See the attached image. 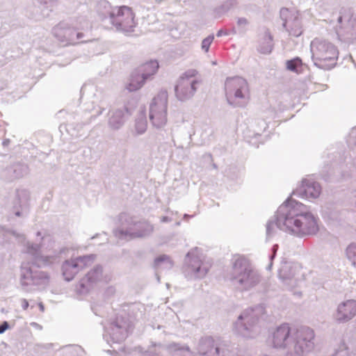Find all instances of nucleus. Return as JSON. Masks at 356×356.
Masks as SVG:
<instances>
[{"label": "nucleus", "mask_w": 356, "mask_h": 356, "mask_svg": "<svg viewBox=\"0 0 356 356\" xmlns=\"http://www.w3.org/2000/svg\"><path fill=\"white\" fill-rule=\"evenodd\" d=\"M348 32L352 37H356V17L353 15L348 21Z\"/></svg>", "instance_id": "16"}, {"label": "nucleus", "mask_w": 356, "mask_h": 356, "mask_svg": "<svg viewBox=\"0 0 356 356\" xmlns=\"http://www.w3.org/2000/svg\"><path fill=\"white\" fill-rule=\"evenodd\" d=\"M237 24L239 26H245L248 24V21L245 18H239L237 21Z\"/></svg>", "instance_id": "23"}, {"label": "nucleus", "mask_w": 356, "mask_h": 356, "mask_svg": "<svg viewBox=\"0 0 356 356\" xmlns=\"http://www.w3.org/2000/svg\"><path fill=\"white\" fill-rule=\"evenodd\" d=\"M100 271L98 268L90 270L82 280V286L95 283L99 280Z\"/></svg>", "instance_id": "13"}, {"label": "nucleus", "mask_w": 356, "mask_h": 356, "mask_svg": "<svg viewBox=\"0 0 356 356\" xmlns=\"http://www.w3.org/2000/svg\"><path fill=\"white\" fill-rule=\"evenodd\" d=\"M338 21L339 23H341L342 22V17H339V19H338Z\"/></svg>", "instance_id": "28"}, {"label": "nucleus", "mask_w": 356, "mask_h": 356, "mask_svg": "<svg viewBox=\"0 0 356 356\" xmlns=\"http://www.w3.org/2000/svg\"><path fill=\"white\" fill-rule=\"evenodd\" d=\"M300 191L305 198H316L321 193V186L316 182L305 179L302 182Z\"/></svg>", "instance_id": "12"}, {"label": "nucleus", "mask_w": 356, "mask_h": 356, "mask_svg": "<svg viewBox=\"0 0 356 356\" xmlns=\"http://www.w3.org/2000/svg\"><path fill=\"white\" fill-rule=\"evenodd\" d=\"M232 275V278L245 290L254 286L260 282L259 275L253 270L249 261L242 257L236 259Z\"/></svg>", "instance_id": "4"}, {"label": "nucleus", "mask_w": 356, "mask_h": 356, "mask_svg": "<svg viewBox=\"0 0 356 356\" xmlns=\"http://www.w3.org/2000/svg\"><path fill=\"white\" fill-rule=\"evenodd\" d=\"M225 89L229 102L235 104L237 99H243L248 91L247 81L241 77L229 78L225 82Z\"/></svg>", "instance_id": "8"}, {"label": "nucleus", "mask_w": 356, "mask_h": 356, "mask_svg": "<svg viewBox=\"0 0 356 356\" xmlns=\"http://www.w3.org/2000/svg\"><path fill=\"white\" fill-rule=\"evenodd\" d=\"M213 39H214V37L213 35H209L202 40V48L206 52H207L209 51L210 45L213 42Z\"/></svg>", "instance_id": "20"}, {"label": "nucleus", "mask_w": 356, "mask_h": 356, "mask_svg": "<svg viewBox=\"0 0 356 356\" xmlns=\"http://www.w3.org/2000/svg\"><path fill=\"white\" fill-rule=\"evenodd\" d=\"M168 93L161 91L154 97L150 106L149 118L156 127H161L167 121Z\"/></svg>", "instance_id": "7"}, {"label": "nucleus", "mask_w": 356, "mask_h": 356, "mask_svg": "<svg viewBox=\"0 0 356 356\" xmlns=\"http://www.w3.org/2000/svg\"><path fill=\"white\" fill-rule=\"evenodd\" d=\"M216 353H217V354H218V353H219V348H216Z\"/></svg>", "instance_id": "30"}, {"label": "nucleus", "mask_w": 356, "mask_h": 356, "mask_svg": "<svg viewBox=\"0 0 356 356\" xmlns=\"http://www.w3.org/2000/svg\"><path fill=\"white\" fill-rule=\"evenodd\" d=\"M298 337L304 341H311L314 337V331L309 327H302L298 330Z\"/></svg>", "instance_id": "14"}, {"label": "nucleus", "mask_w": 356, "mask_h": 356, "mask_svg": "<svg viewBox=\"0 0 356 356\" xmlns=\"http://www.w3.org/2000/svg\"><path fill=\"white\" fill-rule=\"evenodd\" d=\"M136 129L138 134H143L147 129V121L145 118L139 120L136 123Z\"/></svg>", "instance_id": "18"}, {"label": "nucleus", "mask_w": 356, "mask_h": 356, "mask_svg": "<svg viewBox=\"0 0 356 356\" xmlns=\"http://www.w3.org/2000/svg\"><path fill=\"white\" fill-rule=\"evenodd\" d=\"M149 232H152L153 231V227L152 225H149Z\"/></svg>", "instance_id": "27"}, {"label": "nucleus", "mask_w": 356, "mask_h": 356, "mask_svg": "<svg viewBox=\"0 0 356 356\" xmlns=\"http://www.w3.org/2000/svg\"><path fill=\"white\" fill-rule=\"evenodd\" d=\"M289 31L290 35H291L292 36H294V37H298L302 33L300 24L298 22H295L293 23V27H291L289 30Z\"/></svg>", "instance_id": "17"}, {"label": "nucleus", "mask_w": 356, "mask_h": 356, "mask_svg": "<svg viewBox=\"0 0 356 356\" xmlns=\"http://www.w3.org/2000/svg\"><path fill=\"white\" fill-rule=\"evenodd\" d=\"M159 65L157 60H151L138 66L131 75L127 88L129 91H136L143 86L158 72Z\"/></svg>", "instance_id": "5"}, {"label": "nucleus", "mask_w": 356, "mask_h": 356, "mask_svg": "<svg viewBox=\"0 0 356 356\" xmlns=\"http://www.w3.org/2000/svg\"><path fill=\"white\" fill-rule=\"evenodd\" d=\"M290 334V327L287 324L278 327L273 334V343L275 348H282L286 344Z\"/></svg>", "instance_id": "11"}, {"label": "nucleus", "mask_w": 356, "mask_h": 356, "mask_svg": "<svg viewBox=\"0 0 356 356\" xmlns=\"http://www.w3.org/2000/svg\"><path fill=\"white\" fill-rule=\"evenodd\" d=\"M311 51L315 65L324 70L333 67L339 56V51L333 44L318 38L312 41Z\"/></svg>", "instance_id": "3"}, {"label": "nucleus", "mask_w": 356, "mask_h": 356, "mask_svg": "<svg viewBox=\"0 0 356 356\" xmlns=\"http://www.w3.org/2000/svg\"><path fill=\"white\" fill-rule=\"evenodd\" d=\"M206 343L208 344V345H213V340L212 339H208L207 340Z\"/></svg>", "instance_id": "26"}, {"label": "nucleus", "mask_w": 356, "mask_h": 356, "mask_svg": "<svg viewBox=\"0 0 356 356\" xmlns=\"http://www.w3.org/2000/svg\"><path fill=\"white\" fill-rule=\"evenodd\" d=\"M8 327V324L6 321L3 322V324L0 325V334L5 332Z\"/></svg>", "instance_id": "24"}, {"label": "nucleus", "mask_w": 356, "mask_h": 356, "mask_svg": "<svg viewBox=\"0 0 356 356\" xmlns=\"http://www.w3.org/2000/svg\"><path fill=\"white\" fill-rule=\"evenodd\" d=\"M92 264L93 258L91 256L67 260L63 264V275L66 280L70 281L80 270L90 267Z\"/></svg>", "instance_id": "9"}, {"label": "nucleus", "mask_w": 356, "mask_h": 356, "mask_svg": "<svg viewBox=\"0 0 356 356\" xmlns=\"http://www.w3.org/2000/svg\"><path fill=\"white\" fill-rule=\"evenodd\" d=\"M197 71L188 70L179 78L175 88L177 98L181 101L192 97L197 89L196 86L200 83V79L197 78Z\"/></svg>", "instance_id": "6"}, {"label": "nucleus", "mask_w": 356, "mask_h": 356, "mask_svg": "<svg viewBox=\"0 0 356 356\" xmlns=\"http://www.w3.org/2000/svg\"><path fill=\"white\" fill-rule=\"evenodd\" d=\"M301 64V60L298 58L289 60L286 62V68L291 71H295L296 67Z\"/></svg>", "instance_id": "19"}, {"label": "nucleus", "mask_w": 356, "mask_h": 356, "mask_svg": "<svg viewBox=\"0 0 356 356\" xmlns=\"http://www.w3.org/2000/svg\"><path fill=\"white\" fill-rule=\"evenodd\" d=\"M99 13L102 18L108 16L111 23L118 31L132 32L136 26L135 13L133 9L127 6L111 7L109 4H104Z\"/></svg>", "instance_id": "2"}, {"label": "nucleus", "mask_w": 356, "mask_h": 356, "mask_svg": "<svg viewBox=\"0 0 356 356\" xmlns=\"http://www.w3.org/2000/svg\"><path fill=\"white\" fill-rule=\"evenodd\" d=\"M29 307V302L26 300L24 299L22 300V307L24 309H26Z\"/></svg>", "instance_id": "25"}, {"label": "nucleus", "mask_w": 356, "mask_h": 356, "mask_svg": "<svg viewBox=\"0 0 356 356\" xmlns=\"http://www.w3.org/2000/svg\"><path fill=\"white\" fill-rule=\"evenodd\" d=\"M221 35V31H218V33H217V36H220Z\"/></svg>", "instance_id": "29"}, {"label": "nucleus", "mask_w": 356, "mask_h": 356, "mask_svg": "<svg viewBox=\"0 0 356 356\" xmlns=\"http://www.w3.org/2000/svg\"><path fill=\"white\" fill-rule=\"evenodd\" d=\"M346 254L348 259L352 262L353 265L356 266V245H349L347 248Z\"/></svg>", "instance_id": "15"}, {"label": "nucleus", "mask_w": 356, "mask_h": 356, "mask_svg": "<svg viewBox=\"0 0 356 356\" xmlns=\"http://www.w3.org/2000/svg\"><path fill=\"white\" fill-rule=\"evenodd\" d=\"M168 259L166 255H161L155 259L154 263L156 265H159L161 261H165Z\"/></svg>", "instance_id": "22"}, {"label": "nucleus", "mask_w": 356, "mask_h": 356, "mask_svg": "<svg viewBox=\"0 0 356 356\" xmlns=\"http://www.w3.org/2000/svg\"><path fill=\"white\" fill-rule=\"evenodd\" d=\"M276 216L277 225L286 231L299 235L314 234L318 231L316 218L306 212L304 204L291 199L278 208Z\"/></svg>", "instance_id": "1"}, {"label": "nucleus", "mask_w": 356, "mask_h": 356, "mask_svg": "<svg viewBox=\"0 0 356 356\" xmlns=\"http://www.w3.org/2000/svg\"><path fill=\"white\" fill-rule=\"evenodd\" d=\"M356 316V300H347L337 306L335 318L337 321L346 322Z\"/></svg>", "instance_id": "10"}, {"label": "nucleus", "mask_w": 356, "mask_h": 356, "mask_svg": "<svg viewBox=\"0 0 356 356\" xmlns=\"http://www.w3.org/2000/svg\"><path fill=\"white\" fill-rule=\"evenodd\" d=\"M33 279L35 280V283L36 284H40L39 280H44V281H48L49 279V275L47 273L41 272L39 273L38 275L34 277Z\"/></svg>", "instance_id": "21"}]
</instances>
